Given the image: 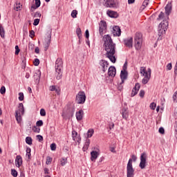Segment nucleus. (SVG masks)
Segmentation results:
<instances>
[{"instance_id":"58","label":"nucleus","mask_w":177,"mask_h":177,"mask_svg":"<svg viewBox=\"0 0 177 177\" xmlns=\"http://www.w3.org/2000/svg\"><path fill=\"white\" fill-rule=\"evenodd\" d=\"M158 131H159V133H161L162 135H164V133H165V130L162 127H160Z\"/></svg>"},{"instance_id":"64","label":"nucleus","mask_w":177,"mask_h":177,"mask_svg":"<svg viewBox=\"0 0 177 177\" xmlns=\"http://www.w3.org/2000/svg\"><path fill=\"white\" fill-rule=\"evenodd\" d=\"M85 37L87 39H89V30H86Z\"/></svg>"},{"instance_id":"63","label":"nucleus","mask_w":177,"mask_h":177,"mask_svg":"<svg viewBox=\"0 0 177 177\" xmlns=\"http://www.w3.org/2000/svg\"><path fill=\"white\" fill-rule=\"evenodd\" d=\"M41 16H42V15H41V13L39 12H35L34 15V17H41Z\"/></svg>"},{"instance_id":"53","label":"nucleus","mask_w":177,"mask_h":177,"mask_svg":"<svg viewBox=\"0 0 177 177\" xmlns=\"http://www.w3.org/2000/svg\"><path fill=\"white\" fill-rule=\"evenodd\" d=\"M39 19H35L33 22V26H38L39 24Z\"/></svg>"},{"instance_id":"25","label":"nucleus","mask_w":177,"mask_h":177,"mask_svg":"<svg viewBox=\"0 0 177 177\" xmlns=\"http://www.w3.org/2000/svg\"><path fill=\"white\" fill-rule=\"evenodd\" d=\"M99 152L96 151H92L91 152V161H95V160H96V158H97V157H99Z\"/></svg>"},{"instance_id":"41","label":"nucleus","mask_w":177,"mask_h":177,"mask_svg":"<svg viewBox=\"0 0 177 177\" xmlns=\"http://www.w3.org/2000/svg\"><path fill=\"white\" fill-rule=\"evenodd\" d=\"M19 100H20V102L24 100V94L23 93H19Z\"/></svg>"},{"instance_id":"28","label":"nucleus","mask_w":177,"mask_h":177,"mask_svg":"<svg viewBox=\"0 0 177 177\" xmlns=\"http://www.w3.org/2000/svg\"><path fill=\"white\" fill-rule=\"evenodd\" d=\"M76 34L79 39H81V38H82V30H81V28H77Z\"/></svg>"},{"instance_id":"62","label":"nucleus","mask_w":177,"mask_h":177,"mask_svg":"<svg viewBox=\"0 0 177 177\" xmlns=\"http://www.w3.org/2000/svg\"><path fill=\"white\" fill-rule=\"evenodd\" d=\"M167 70H172V64L169 63L167 65Z\"/></svg>"},{"instance_id":"52","label":"nucleus","mask_w":177,"mask_h":177,"mask_svg":"<svg viewBox=\"0 0 177 177\" xmlns=\"http://www.w3.org/2000/svg\"><path fill=\"white\" fill-rule=\"evenodd\" d=\"M33 131H35V132H37V133H39V132H40V131H41V129L39 128V127H33Z\"/></svg>"},{"instance_id":"55","label":"nucleus","mask_w":177,"mask_h":177,"mask_svg":"<svg viewBox=\"0 0 177 177\" xmlns=\"http://www.w3.org/2000/svg\"><path fill=\"white\" fill-rule=\"evenodd\" d=\"M173 99L174 102H176L177 103V91H176L173 95Z\"/></svg>"},{"instance_id":"54","label":"nucleus","mask_w":177,"mask_h":177,"mask_svg":"<svg viewBox=\"0 0 177 177\" xmlns=\"http://www.w3.org/2000/svg\"><path fill=\"white\" fill-rule=\"evenodd\" d=\"M20 53V48H19V46H15V55H17Z\"/></svg>"},{"instance_id":"36","label":"nucleus","mask_w":177,"mask_h":177,"mask_svg":"<svg viewBox=\"0 0 177 177\" xmlns=\"http://www.w3.org/2000/svg\"><path fill=\"white\" fill-rule=\"evenodd\" d=\"M0 35L1 38H5V29L2 26H0Z\"/></svg>"},{"instance_id":"14","label":"nucleus","mask_w":177,"mask_h":177,"mask_svg":"<svg viewBox=\"0 0 177 177\" xmlns=\"http://www.w3.org/2000/svg\"><path fill=\"white\" fill-rule=\"evenodd\" d=\"M104 6H106V8H115L116 6L114 0H104Z\"/></svg>"},{"instance_id":"30","label":"nucleus","mask_w":177,"mask_h":177,"mask_svg":"<svg viewBox=\"0 0 177 177\" xmlns=\"http://www.w3.org/2000/svg\"><path fill=\"white\" fill-rule=\"evenodd\" d=\"M89 145H91V140L86 139L83 149H84L85 150H88V148L89 147Z\"/></svg>"},{"instance_id":"59","label":"nucleus","mask_w":177,"mask_h":177,"mask_svg":"<svg viewBox=\"0 0 177 177\" xmlns=\"http://www.w3.org/2000/svg\"><path fill=\"white\" fill-rule=\"evenodd\" d=\"M30 38H34V37H35V32H34V30L30 31Z\"/></svg>"},{"instance_id":"7","label":"nucleus","mask_w":177,"mask_h":177,"mask_svg":"<svg viewBox=\"0 0 177 177\" xmlns=\"http://www.w3.org/2000/svg\"><path fill=\"white\" fill-rule=\"evenodd\" d=\"M147 158V154L146 153H141L140 156V162L139 167L141 169H145L146 168V160Z\"/></svg>"},{"instance_id":"42","label":"nucleus","mask_w":177,"mask_h":177,"mask_svg":"<svg viewBox=\"0 0 177 177\" xmlns=\"http://www.w3.org/2000/svg\"><path fill=\"white\" fill-rule=\"evenodd\" d=\"M164 19V12H161L157 18V20H162Z\"/></svg>"},{"instance_id":"48","label":"nucleus","mask_w":177,"mask_h":177,"mask_svg":"<svg viewBox=\"0 0 177 177\" xmlns=\"http://www.w3.org/2000/svg\"><path fill=\"white\" fill-rule=\"evenodd\" d=\"M34 66H39V59L36 58L33 62Z\"/></svg>"},{"instance_id":"50","label":"nucleus","mask_w":177,"mask_h":177,"mask_svg":"<svg viewBox=\"0 0 177 177\" xmlns=\"http://www.w3.org/2000/svg\"><path fill=\"white\" fill-rule=\"evenodd\" d=\"M149 5V0H145L142 3L143 9Z\"/></svg>"},{"instance_id":"49","label":"nucleus","mask_w":177,"mask_h":177,"mask_svg":"<svg viewBox=\"0 0 177 177\" xmlns=\"http://www.w3.org/2000/svg\"><path fill=\"white\" fill-rule=\"evenodd\" d=\"M37 127H42L44 125V122L42 120H39L36 122Z\"/></svg>"},{"instance_id":"22","label":"nucleus","mask_w":177,"mask_h":177,"mask_svg":"<svg viewBox=\"0 0 177 177\" xmlns=\"http://www.w3.org/2000/svg\"><path fill=\"white\" fill-rule=\"evenodd\" d=\"M113 35H116V37H120L121 35V28L120 26H114L113 27Z\"/></svg>"},{"instance_id":"44","label":"nucleus","mask_w":177,"mask_h":177,"mask_svg":"<svg viewBox=\"0 0 177 177\" xmlns=\"http://www.w3.org/2000/svg\"><path fill=\"white\" fill-rule=\"evenodd\" d=\"M157 104H156V103L154 102H151L149 107L151 110H156V107Z\"/></svg>"},{"instance_id":"8","label":"nucleus","mask_w":177,"mask_h":177,"mask_svg":"<svg viewBox=\"0 0 177 177\" xmlns=\"http://www.w3.org/2000/svg\"><path fill=\"white\" fill-rule=\"evenodd\" d=\"M99 26H100V35H103V34L106 32V30L107 29V24H106V21H101Z\"/></svg>"},{"instance_id":"26","label":"nucleus","mask_w":177,"mask_h":177,"mask_svg":"<svg viewBox=\"0 0 177 177\" xmlns=\"http://www.w3.org/2000/svg\"><path fill=\"white\" fill-rule=\"evenodd\" d=\"M168 28V21H162L159 24V28H161L162 30H167V28Z\"/></svg>"},{"instance_id":"15","label":"nucleus","mask_w":177,"mask_h":177,"mask_svg":"<svg viewBox=\"0 0 177 177\" xmlns=\"http://www.w3.org/2000/svg\"><path fill=\"white\" fill-rule=\"evenodd\" d=\"M75 112V106L74 105H71L69 107H68L66 110V114L68 115V117H73L74 115V113Z\"/></svg>"},{"instance_id":"37","label":"nucleus","mask_w":177,"mask_h":177,"mask_svg":"<svg viewBox=\"0 0 177 177\" xmlns=\"http://www.w3.org/2000/svg\"><path fill=\"white\" fill-rule=\"evenodd\" d=\"M78 135V133H77V131H75V130H73L72 131V138L73 139V140H77V136Z\"/></svg>"},{"instance_id":"39","label":"nucleus","mask_w":177,"mask_h":177,"mask_svg":"<svg viewBox=\"0 0 177 177\" xmlns=\"http://www.w3.org/2000/svg\"><path fill=\"white\" fill-rule=\"evenodd\" d=\"M11 175L14 177H17V171L15 169H11Z\"/></svg>"},{"instance_id":"38","label":"nucleus","mask_w":177,"mask_h":177,"mask_svg":"<svg viewBox=\"0 0 177 177\" xmlns=\"http://www.w3.org/2000/svg\"><path fill=\"white\" fill-rule=\"evenodd\" d=\"M165 30H164V29H159L158 30V36L159 37H162V35H164V34H165Z\"/></svg>"},{"instance_id":"6","label":"nucleus","mask_w":177,"mask_h":177,"mask_svg":"<svg viewBox=\"0 0 177 177\" xmlns=\"http://www.w3.org/2000/svg\"><path fill=\"white\" fill-rule=\"evenodd\" d=\"M76 102L77 104H84L86 100V95L84 91H80L76 95Z\"/></svg>"},{"instance_id":"18","label":"nucleus","mask_w":177,"mask_h":177,"mask_svg":"<svg viewBox=\"0 0 177 177\" xmlns=\"http://www.w3.org/2000/svg\"><path fill=\"white\" fill-rule=\"evenodd\" d=\"M122 118L128 120V117H129V111H128V108H123L122 109Z\"/></svg>"},{"instance_id":"47","label":"nucleus","mask_w":177,"mask_h":177,"mask_svg":"<svg viewBox=\"0 0 177 177\" xmlns=\"http://www.w3.org/2000/svg\"><path fill=\"white\" fill-rule=\"evenodd\" d=\"M50 162H52V158H50V156H48L46 158V164L47 165H49V164H50Z\"/></svg>"},{"instance_id":"57","label":"nucleus","mask_w":177,"mask_h":177,"mask_svg":"<svg viewBox=\"0 0 177 177\" xmlns=\"http://www.w3.org/2000/svg\"><path fill=\"white\" fill-rule=\"evenodd\" d=\"M122 84H124V83H122V82H121L120 84L118 85V91H122V89H124V86H122Z\"/></svg>"},{"instance_id":"61","label":"nucleus","mask_w":177,"mask_h":177,"mask_svg":"<svg viewBox=\"0 0 177 177\" xmlns=\"http://www.w3.org/2000/svg\"><path fill=\"white\" fill-rule=\"evenodd\" d=\"M139 95L141 97H145V91L140 90Z\"/></svg>"},{"instance_id":"5","label":"nucleus","mask_w":177,"mask_h":177,"mask_svg":"<svg viewBox=\"0 0 177 177\" xmlns=\"http://www.w3.org/2000/svg\"><path fill=\"white\" fill-rule=\"evenodd\" d=\"M135 48L137 50H139L142 48V42H143V38L142 33L136 32L134 37Z\"/></svg>"},{"instance_id":"56","label":"nucleus","mask_w":177,"mask_h":177,"mask_svg":"<svg viewBox=\"0 0 177 177\" xmlns=\"http://www.w3.org/2000/svg\"><path fill=\"white\" fill-rule=\"evenodd\" d=\"M127 66H128V62H126L124 64V66H123L122 71H127Z\"/></svg>"},{"instance_id":"32","label":"nucleus","mask_w":177,"mask_h":177,"mask_svg":"<svg viewBox=\"0 0 177 177\" xmlns=\"http://www.w3.org/2000/svg\"><path fill=\"white\" fill-rule=\"evenodd\" d=\"M77 15H78V11L77 10H73L71 14L73 19H77Z\"/></svg>"},{"instance_id":"13","label":"nucleus","mask_w":177,"mask_h":177,"mask_svg":"<svg viewBox=\"0 0 177 177\" xmlns=\"http://www.w3.org/2000/svg\"><path fill=\"white\" fill-rule=\"evenodd\" d=\"M139 89H140V84L136 83L135 86L133 88L132 93L131 94V97H133V96H136V95H138Z\"/></svg>"},{"instance_id":"11","label":"nucleus","mask_w":177,"mask_h":177,"mask_svg":"<svg viewBox=\"0 0 177 177\" xmlns=\"http://www.w3.org/2000/svg\"><path fill=\"white\" fill-rule=\"evenodd\" d=\"M149 74L146 73V75H144V78L142 79V84H146L149 81H150V78L151 77V69H148Z\"/></svg>"},{"instance_id":"23","label":"nucleus","mask_w":177,"mask_h":177,"mask_svg":"<svg viewBox=\"0 0 177 177\" xmlns=\"http://www.w3.org/2000/svg\"><path fill=\"white\" fill-rule=\"evenodd\" d=\"M106 15H108V16H109V17H112L113 19H117V17H118V13H117V12L113 11V10H108L106 12Z\"/></svg>"},{"instance_id":"51","label":"nucleus","mask_w":177,"mask_h":177,"mask_svg":"<svg viewBox=\"0 0 177 177\" xmlns=\"http://www.w3.org/2000/svg\"><path fill=\"white\" fill-rule=\"evenodd\" d=\"M20 8H21V5L20 3H17L16 6H15V9L17 10V12L20 10Z\"/></svg>"},{"instance_id":"3","label":"nucleus","mask_w":177,"mask_h":177,"mask_svg":"<svg viewBox=\"0 0 177 177\" xmlns=\"http://www.w3.org/2000/svg\"><path fill=\"white\" fill-rule=\"evenodd\" d=\"M132 159H129L127 163V177H133L135 174V169H133V167L132 166V161H136V156L135 155L131 156Z\"/></svg>"},{"instance_id":"24","label":"nucleus","mask_w":177,"mask_h":177,"mask_svg":"<svg viewBox=\"0 0 177 177\" xmlns=\"http://www.w3.org/2000/svg\"><path fill=\"white\" fill-rule=\"evenodd\" d=\"M33 77L36 84H39V80H41V71H37V72L34 74Z\"/></svg>"},{"instance_id":"20","label":"nucleus","mask_w":177,"mask_h":177,"mask_svg":"<svg viewBox=\"0 0 177 177\" xmlns=\"http://www.w3.org/2000/svg\"><path fill=\"white\" fill-rule=\"evenodd\" d=\"M82 118H84V111L80 109L79 111L76 112V120L77 121H81L82 120Z\"/></svg>"},{"instance_id":"60","label":"nucleus","mask_w":177,"mask_h":177,"mask_svg":"<svg viewBox=\"0 0 177 177\" xmlns=\"http://www.w3.org/2000/svg\"><path fill=\"white\" fill-rule=\"evenodd\" d=\"M37 138L39 142H42V140H44V137H42V136H41V135H37Z\"/></svg>"},{"instance_id":"1","label":"nucleus","mask_w":177,"mask_h":177,"mask_svg":"<svg viewBox=\"0 0 177 177\" xmlns=\"http://www.w3.org/2000/svg\"><path fill=\"white\" fill-rule=\"evenodd\" d=\"M104 48L106 50V56L109 59L111 63H115L117 58H115V44L113 42L111 37L109 35L104 36Z\"/></svg>"},{"instance_id":"21","label":"nucleus","mask_w":177,"mask_h":177,"mask_svg":"<svg viewBox=\"0 0 177 177\" xmlns=\"http://www.w3.org/2000/svg\"><path fill=\"white\" fill-rule=\"evenodd\" d=\"M165 13L168 16L171 15V12L172 11V3H168L165 8Z\"/></svg>"},{"instance_id":"17","label":"nucleus","mask_w":177,"mask_h":177,"mask_svg":"<svg viewBox=\"0 0 177 177\" xmlns=\"http://www.w3.org/2000/svg\"><path fill=\"white\" fill-rule=\"evenodd\" d=\"M124 44L127 48H132L133 44V38L130 37L124 40Z\"/></svg>"},{"instance_id":"10","label":"nucleus","mask_w":177,"mask_h":177,"mask_svg":"<svg viewBox=\"0 0 177 177\" xmlns=\"http://www.w3.org/2000/svg\"><path fill=\"white\" fill-rule=\"evenodd\" d=\"M115 74H117V70L115 69V67L111 66L108 70V75L109 77H112V78H114V77H115Z\"/></svg>"},{"instance_id":"34","label":"nucleus","mask_w":177,"mask_h":177,"mask_svg":"<svg viewBox=\"0 0 177 177\" xmlns=\"http://www.w3.org/2000/svg\"><path fill=\"white\" fill-rule=\"evenodd\" d=\"M95 131L93 129H88L87 132V138H92Z\"/></svg>"},{"instance_id":"4","label":"nucleus","mask_w":177,"mask_h":177,"mask_svg":"<svg viewBox=\"0 0 177 177\" xmlns=\"http://www.w3.org/2000/svg\"><path fill=\"white\" fill-rule=\"evenodd\" d=\"M19 109L15 111V118L17 121L18 124H20L21 122V115L24 114V105H23V103H19Z\"/></svg>"},{"instance_id":"35","label":"nucleus","mask_w":177,"mask_h":177,"mask_svg":"<svg viewBox=\"0 0 177 177\" xmlns=\"http://www.w3.org/2000/svg\"><path fill=\"white\" fill-rule=\"evenodd\" d=\"M26 142L27 143V145H32V138H31V137H26Z\"/></svg>"},{"instance_id":"43","label":"nucleus","mask_w":177,"mask_h":177,"mask_svg":"<svg viewBox=\"0 0 177 177\" xmlns=\"http://www.w3.org/2000/svg\"><path fill=\"white\" fill-rule=\"evenodd\" d=\"M40 115H41V117H45V115H46V111H45V109H41L40 110Z\"/></svg>"},{"instance_id":"16","label":"nucleus","mask_w":177,"mask_h":177,"mask_svg":"<svg viewBox=\"0 0 177 177\" xmlns=\"http://www.w3.org/2000/svg\"><path fill=\"white\" fill-rule=\"evenodd\" d=\"M23 165V158H21V156L18 155L16 156L15 158V165L17 167V168H20L21 165Z\"/></svg>"},{"instance_id":"12","label":"nucleus","mask_w":177,"mask_h":177,"mask_svg":"<svg viewBox=\"0 0 177 177\" xmlns=\"http://www.w3.org/2000/svg\"><path fill=\"white\" fill-rule=\"evenodd\" d=\"M100 66H101V68H102L103 73H106V71L109 68V62L106 60L102 59L100 62Z\"/></svg>"},{"instance_id":"45","label":"nucleus","mask_w":177,"mask_h":177,"mask_svg":"<svg viewBox=\"0 0 177 177\" xmlns=\"http://www.w3.org/2000/svg\"><path fill=\"white\" fill-rule=\"evenodd\" d=\"M6 93V88H5V86H1L0 89V93H1V95H4V93Z\"/></svg>"},{"instance_id":"9","label":"nucleus","mask_w":177,"mask_h":177,"mask_svg":"<svg viewBox=\"0 0 177 177\" xmlns=\"http://www.w3.org/2000/svg\"><path fill=\"white\" fill-rule=\"evenodd\" d=\"M52 40V35L49 34L46 38L44 42V50H47L49 49V46H50V41Z\"/></svg>"},{"instance_id":"19","label":"nucleus","mask_w":177,"mask_h":177,"mask_svg":"<svg viewBox=\"0 0 177 177\" xmlns=\"http://www.w3.org/2000/svg\"><path fill=\"white\" fill-rule=\"evenodd\" d=\"M120 78H121V80H122V84H124L125 80H127V78H128V71H121Z\"/></svg>"},{"instance_id":"31","label":"nucleus","mask_w":177,"mask_h":177,"mask_svg":"<svg viewBox=\"0 0 177 177\" xmlns=\"http://www.w3.org/2000/svg\"><path fill=\"white\" fill-rule=\"evenodd\" d=\"M26 157L28 158V160H31V149L30 148L26 149Z\"/></svg>"},{"instance_id":"46","label":"nucleus","mask_w":177,"mask_h":177,"mask_svg":"<svg viewBox=\"0 0 177 177\" xmlns=\"http://www.w3.org/2000/svg\"><path fill=\"white\" fill-rule=\"evenodd\" d=\"M50 147V150H52V151H55V150H56V144L55 143L51 144Z\"/></svg>"},{"instance_id":"27","label":"nucleus","mask_w":177,"mask_h":177,"mask_svg":"<svg viewBox=\"0 0 177 177\" xmlns=\"http://www.w3.org/2000/svg\"><path fill=\"white\" fill-rule=\"evenodd\" d=\"M35 6H31V11L32 12V9L35 10V9H38L41 6V0H35Z\"/></svg>"},{"instance_id":"2","label":"nucleus","mask_w":177,"mask_h":177,"mask_svg":"<svg viewBox=\"0 0 177 177\" xmlns=\"http://www.w3.org/2000/svg\"><path fill=\"white\" fill-rule=\"evenodd\" d=\"M55 77L56 80H62L63 77V72H62V68H63V59L57 58L55 61Z\"/></svg>"},{"instance_id":"40","label":"nucleus","mask_w":177,"mask_h":177,"mask_svg":"<svg viewBox=\"0 0 177 177\" xmlns=\"http://www.w3.org/2000/svg\"><path fill=\"white\" fill-rule=\"evenodd\" d=\"M35 48V45H34V44L32 43H29L28 44V49L30 50H34V48Z\"/></svg>"},{"instance_id":"29","label":"nucleus","mask_w":177,"mask_h":177,"mask_svg":"<svg viewBox=\"0 0 177 177\" xmlns=\"http://www.w3.org/2000/svg\"><path fill=\"white\" fill-rule=\"evenodd\" d=\"M140 74H142L144 76L146 75V74H149V68L147 71H146V68L142 66L140 69Z\"/></svg>"},{"instance_id":"33","label":"nucleus","mask_w":177,"mask_h":177,"mask_svg":"<svg viewBox=\"0 0 177 177\" xmlns=\"http://www.w3.org/2000/svg\"><path fill=\"white\" fill-rule=\"evenodd\" d=\"M61 165L64 167L67 164V158H62L60 160Z\"/></svg>"}]
</instances>
